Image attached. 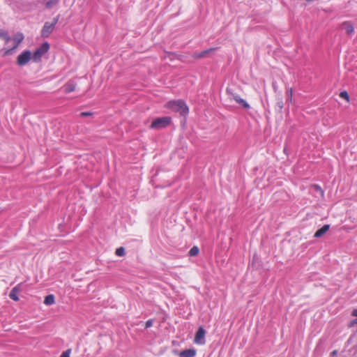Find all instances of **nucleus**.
Returning <instances> with one entry per match:
<instances>
[{
  "label": "nucleus",
  "mask_w": 357,
  "mask_h": 357,
  "mask_svg": "<svg viewBox=\"0 0 357 357\" xmlns=\"http://www.w3.org/2000/svg\"><path fill=\"white\" fill-rule=\"evenodd\" d=\"M165 107L171 109L172 112H178L182 116H187L189 113V108L183 100L168 101Z\"/></svg>",
  "instance_id": "nucleus-1"
},
{
  "label": "nucleus",
  "mask_w": 357,
  "mask_h": 357,
  "mask_svg": "<svg viewBox=\"0 0 357 357\" xmlns=\"http://www.w3.org/2000/svg\"><path fill=\"white\" fill-rule=\"evenodd\" d=\"M226 93L227 94L230 100H234L237 104L241 106L243 108L245 109H248L250 108V105L247 102V101L243 99L240 95L234 92V90L232 88L227 87L226 89Z\"/></svg>",
  "instance_id": "nucleus-2"
},
{
  "label": "nucleus",
  "mask_w": 357,
  "mask_h": 357,
  "mask_svg": "<svg viewBox=\"0 0 357 357\" xmlns=\"http://www.w3.org/2000/svg\"><path fill=\"white\" fill-rule=\"evenodd\" d=\"M172 123V118L163 116L155 119L150 126V128L159 130L167 127Z\"/></svg>",
  "instance_id": "nucleus-3"
},
{
  "label": "nucleus",
  "mask_w": 357,
  "mask_h": 357,
  "mask_svg": "<svg viewBox=\"0 0 357 357\" xmlns=\"http://www.w3.org/2000/svg\"><path fill=\"white\" fill-rule=\"evenodd\" d=\"M50 49V45L45 42L43 43L33 54L32 59L34 61H39L41 57L46 54Z\"/></svg>",
  "instance_id": "nucleus-4"
},
{
  "label": "nucleus",
  "mask_w": 357,
  "mask_h": 357,
  "mask_svg": "<svg viewBox=\"0 0 357 357\" xmlns=\"http://www.w3.org/2000/svg\"><path fill=\"white\" fill-rule=\"evenodd\" d=\"M24 40V35L21 33H18L15 36L11 38V40L13 41V47L10 49H8L5 50L4 55H9L13 53V51L15 50L19 45Z\"/></svg>",
  "instance_id": "nucleus-5"
},
{
  "label": "nucleus",
  "mask_w": 357,
  "mask_h": 357,
  "mask_svg": "<svg viewBox=\"0 0 357 357\" xmlns=\"http://www.w3.org/2000/svg\"><path fill=\"white\" fill-rule=\"evenodd\" d=\"M58 19L56 18L52 22H47L45 23L42 30L41 35L44 38H47L50 33L54 31L56 24L57 23Z\"/></svg>",
  "instance_id": "nucleus-6"
},
{
  "label": "nucleus",
  "mask_w": 357,
  "mask_h": 357,
  "mask_svg": "<svg viewBox=\"0 0 357 357\" xmlns=\"http://www.w3.org/2000/svg\"><path fill=\"white\" fill-rule=\"evenodd\" d=\"M32 58V54L30 51L26 50L20 54L17 59V63L20 66H24L29 63Z\"/></svg>",
  "instance_id": "nucleus-7"
},
{
  "label": "nucleus",
  "mask_w": 357,
  "mask_h": 357,
  "mask_svg": "<svg viewBox=\"0 0 357 357\" xmlns=\"http://www.w3.org/2000/svg\"><path fill=\"white\" fill-rule=\"evenodd\" d=\"M205 333H206L205 330L202 327H199L195 334L194 342L197 344H201V345L204 344H205V340H204Z\"/></svg>",
  "instance_id": "nucleus-8"
},
{
  "label": "nucleus",
  "mask_w": 357,
  "mask_h": 357,
  "mask_svg": "<svg viewBox=\"0 0 357 357\" xmlns=\"http://www.w3.org/2000/svg\"><path fill=\"white\" fill-rule=\"evenodd\" d=\"M340 26L348 36H352L354 33V26L349 21L343 22Z\"/></svg>",
  "instance_id": "nucleus-9"
},
{
  "label": "nucleus",
  "mask_w": 357,
  "mask_h": 357,
  "mask_svg": "<svg viewBox=\"0 0 357 357\" xmlns=\"http://www.w3.org/2000/svg\"><path fill=\"white\" fill-rule=\"evenodd\" d=\"M20 289L18 285L13 287L9 294L10 298L15 301H18L20 299L18 296V294L20 293Z\"/></svg>",
  "instance_id": "nucleus-10"
},
{
  "label": "nucleus",
  "mask_w": 357,
  "mask_h": 357,
  "mask_svg": "<svg viewBox=\"0 0 357 357\" xmlns=\"http://www.w3.org/2000/svg\"><path fill=\"white\" fill-rule=\"evenodd\" d=\"M330 229L329 225H324L321 228L318 229L314 234V238H320L323 236Z\"/></svg>",
  "instance_id": "nucleus-11"
},
{
  "label": "nucleus",
  "mask_w": 357,
  "mask_h": 357,
  "mask_svg": "<svg viewBox=\"0 0 357 357\" xmlns=\"http://www.w3.org/2000/svg\"><path fill=\"white\" fill-rule=\"evenodd\" d=\"M76 84L73 81L68 82L64 86L63 89L66 93H71L75 91Z\"/></svg>",
  "instance_id": "nucleus-12"
},
{
  "label": "nucleus",
  "mask_w": 357,
  "mask_h": 357,
  "mask_svg": "<svg viewBox=\"0 0 357 357\" xmlns=\"http://www.w3.org/2000/svg\"><path fill=\"white\" fill-rule=\"evenodd\" d=\"M196 350L194 349H185L180 352L179 357H195Z\"/></svg>",
  "instance_id": "nucleus-13"
},
{
  "label": "nucleus",
  "mask_w": 357,
  "mask_h": 357,
  "mask_svg": "<svg viewBox=\"0 0 357 357\" xmlns=\"http://www.w3.org/2000/svg\"><path fill=\"white\" fill-rule=\"evenodd\" d=\"M55 303V297L53 294H50L45 297L44 304L46 305H52Z\"/></svg>",
  "instance_id": "nucleus-14"
},
{
  "label": "nucleus",
  "mask_w": 357,
  "mask_h": 357,
  "mask_svg": "<svg viewBox=\"0 0 357 357\" xmlns=\"http://www.w3.org/2000/svg\"><path fill=\"white\" fill-rule=\"evenodd\" d=\"M214 49H208L204 51L201 52L200 53L195 54L193 57L195 59H201L205 57L208 53L213 51Z\"/></svg>",
  "instance_id": "nucleus-15"
},
{
  "label": "nucleus",
  "mask_w": 357,
  "mask_h": 357,
  "mask_svg": "<svg viewBox=\"0 0 357 357\" xmlns=\"http://www.w3.org/2000/svg\"><path fill=\"white\" fill-rule=\"evenodd\" d=\"M199 250L198 247L193 246L189 251V255L190 257H195L197 256L199 254Z\"/></svg>",
  "instance_id": "nucleus-16"
},
{
  "label": "nucleus",
  "mask_w": 357,
  "mask_h": 357,
  "mask_svg": "<svg viewBox=\"0 0 357 357\" xmlns=\"http://www.w3.org/2000/svg\"><path fill=\"white\" fill-rule=\"evenodd\" d=\"M59 1V0H50L46 3L45 6L47 8H52L58 3Z\"/></svg>",
  "instance_id": "nucleus-17"
},
{
  "label": "nucleus",
  "mask_w": 357,
  "mask_h": 357,
  "mask_svg": "<svg viewBox=\"0 0 357 357\" xmlns=\"http://www.w3.org/2000/svg\"><path fill=\"white\" fill-rule=\"evenodd\" d=\"M115 254H116V255H117L119 257L124 256L126 254L124 248L120 247V248H117L115 251Z\"/></svg>",
  "instance_id": "nucleus-18"
},
{
  "label": "nucleus",
  "mask_w": 357,
  "mask_h": 357,
  "mask_svg": "<svg viewBox=\"0 0 357 357\" xmlns=\"http://www.w3.org/2000/svg\"><path fill=\"white\" fill-rule=\"evenodd\" d=\"M339 96L340 98L346 100L347 102H349V96L346 91L340 92Z\"/></svg>",
  "instance_id": "nucleus-19"
},
{
  "label": "nucleus",
  "mask_w": 357,
  "mask_h": 357,
  "mask_svg": "<svg viewBox=\"0 0 357 357\" xmlns=\"http://www.w3.org/2000/svg\"><path fill=\"white\" fill-rule=\"evenodd\" d=\"M70 354H71V349H68L66 351H63L61 354V355L60 356V357H70Z\"/></svg>",
  "instance_id": "nucleus-20"
},
{
  "label": "nucleus",
  "mask_w": 357,
  "mask_h": 357,
  "mask_svg": "<svg viewBox=\"0 0 357 357\" xmlns=\"http://www.w3.org/2000/svg\"><path fill=\"white\" fill-rule=\"evenodd\" d=\"M287 95H288V100L290 102H292V96H293V90L291 88H289L288 90H287Z\"/></svg>",
  "instance_id": "nucleus-21"
},
{
  "label": "nucleus",
  "mask_w": 357,
  "mask_h": 357,
  "mask_svg": "<svg viewBox=\"0 0 357 357\" xmlns=\"http://www.w3.org/2000/svg\"><path fill=\"white\" fill-rule=\"evenodd\" d=\"M153 320L152 319H149L148 321H146V322L145 323V326L146 328H150L153 326Z\"/></svg>",
  "instance_id": "nucleus-22"
},
{
  "label": "nucleus",
  "mask_w": 357,
  "mask_h": 357,
  "mask_svg": "<svg viewBox=\"0 0 357 357\" xmlns=\"http://www.w3.org/2000/svg\"><path fill=\"white\" fill-rule=\"evenodd\" d=\"M91 115H92V113L89 112H83L80 113L81 116H90Z\"/></svg>",
  "instance_id": "nucleus-23"
},
{
  "label": "nucleus",
  "mask_w": 357,
  "mask_h": 357,
  "mask_svg": "<svg viewBox=\"0 0 357 357\" xmlns=\"http://www.w3.org/2000/svg\"><path fill=\"white\" fill-rule=\"evenodd\" d=\"M3 40H5L6 44H8V42L11 40V38H10V37L8 36V34L7 33V34L6 35V37H3Z\"/></svg>",
  "instance_id": "nucleus-24"
},
{
  "label": "nucleus",
  "mask_w": 357,
  "mask_h": 357,
  "mask_svg": "<svg viewBox=\"0 0 357 357\" xmlns=\"http://www.w3.org/2000/svg\"><path fill=\"white\" fill-rule=\"evenodd\" d=\"M7 34V32L0 29V38L3 39V37H6V35Z\"/></svg>",
  "instance_id": "nucleus-25"
},
{
  "label": "nucleus",
  "mask_w": 357,
  "mask_h": 357,
  "mask_svg": "<svg viewBox=\"0 0 357 357\" xmlns=\"http://www.w3.org/2000/svg\"><path fill=\"white\" fill-rule=\"evenodd\" d=\"M314 188L317 190L319 191V192H321V195H324V191L321 190V188L319 185H314Z\"/></svg>",
  "instance_id": "nucleus-26"
},
{
  "label": "nucleus",
  "mask_w": 357,
  "mask_h": 357,
  "mask_svg": "<svg viewBox=\"0 0 357 357\" xmlns=\"http://www.w3.org/2000/svg\"><path fill=\"white\" fill-rule=\"evenodd\" d=\"M337 354V351L334 350L331 353V357H335Z\"/></svg>",
  "instance_id": "nucleus-27"
},
{
  "label": "nucleus",
  "mask_w": 357,
  "mask_h": 357,
  "mask_svg": "<svg viewBox=\"0 0 357 357\" xmlns=\"http://www.w3.org/2000/svg\"><path fill=\"white\" fill-rule=\"evenodd\" d=\"M352 315L354 317H357V309L353 310Z\"/></svg>",
  "instance_id": "nucleus-28"
},
{
  "label": "nucleus",
  "mask_w": 357,
  "mask_h": 357,
  "mask_svg": "<svg viewBox=\"0 0 357 357\" xmlns=\"http://www.w3.org/2000/svg\"><path fill=\"white\" fill-rule=\"evenodd\" d=\"M354 324H357V319L354 321Z\"/></svg>",
  "instance_id": "nucleus-29"
}]
</instances>
